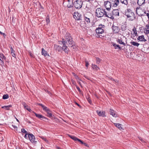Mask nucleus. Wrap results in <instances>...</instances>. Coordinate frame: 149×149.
<instances>
[{
  "mask_svg": "<svg viewBox=\"0 0 149 149\" xmlns=\"http://www.w3.org/2000/svg\"><path fill=\"white\" fill-rule=\"evenodd\" d=\"M63 44L62 49L65 53H68V49L66 45L67 44L68 46H71V47H74V42L72 38L69 33H66L65 37V39H63L62 41Z\"/></svg>",
  "mask_w": 149,
  "mask_h": 149,
  "instance_id": "1",
  "label": "nucleus"
},
{
  "mask_svg": "<svg viewBox=\"0 0 149 149\" xmlns=\"http://www.w3.org/2000/svg\"><path fill=\"white\" fill-rule=\"evenodd\" d=\"M125 14L129 19V20L132 21L135 19V14L129 9H127L125 11Z\"/></svg>",
  "mask_w": 149,
  "mask_h": 149,
  "instance_id": "2",
  "label": "nucleus"
},
{
  "mask_svg": "<svg viewBox=\"0 0 149 149\" xmlns=\"http://www.w3.org/2000/svg\"><path fill=\"white\" fill-rule=\"evenodd\" d=\"M106 12L100 8H97L96 10V16L98 17H101L105 15Z\"/></svg>",
  "mask_w": 149,
  "mask_h": 149,
  "instance_id": "3",
  "label": "nucleus"
},
{
  "mask_svg": "<svg viewBox=\"0 0 149 149\" xmlns=\"http://www.w3.org/2000/svg\"><path fill=\"white\" fill-rule=\"evenodd\" d=\"M82 3L80 0H77L74 1L73 5L75 8L79 9L82 6Z\"/></svg>",
  "mask_w": 149,
  "mask_h": 149,
  "instance_id": "4",
  "label": "nucleus"
},
{
  "mask_svg": "<svg viewBox=\"0 0 149 149\" xmlns=\"http://www.w3.org/2000/svg\"><path fill=\"white\" fill-rule=\"evenodd\" d=\"M136 13L139 16H144V14H146L145 12L143 11L140 7H137L136 8Z\"/></svg>",
  "mask_w": 149,
  "mask_h": 149,
  "instance_id": "5",
  "label": "nucleus"
},
{
  "mask_svg": "<svg viewBox=\"0 0 149 149\" xmlns=\"http://www.w3.org/2000/svg\"><path fill=\"white\" fill-rule=\"evenodd\" d=\"M104 6L106 9L109 10L111 7V4L110 2L108 1H107L104 2Z\"/></svg>",
  "mask_w": 149,
  "mask_h": 149,
  "instance_id": "6",
  "label": "nucleus"
},
{
  "mask_svg": "<svg viewBox=\"0 0 149 149\" xmlns=\"http://www.w3.org/2000/svg\"><path fill=\"white\" fill-rule=\"evenodd\" d=\"M28 137L30 141L32 143H35L37 142V141H36L34 136L32 134H29L28 135Z\"/></svg>",
  "mask_w": 149,
  "mask_h": 149,
  "instance_id": "7",
  "label": "nucleus"
},
{
  "mask_svg": "<svg viewBox=\"0 0 149 149\" xmlns=\"http://www.w3.org/2000/svg\"><path fill=\"white\" fill-rule=\"evenodd\" d=\"M74 18L77 20H80L81 19V15L78 12H75L74 13L73 15Z\"/></svg>",
  "mask_w": 149,
  "mask_h": 149,
  "instance_id": "8",
  "label": "nucleus"
},
{
  "mask_svg": "<svg viewBox=\"0 0 149 149\" xmlns=\"http://www.w3.org/2000/svg\"><path fill=\"white\" fill-rule=\"evenodd\" d=\"M112 29L113 33H117L119 31V29L118 26L113 25L112 26Z\"/></svg>",
  "mask_w": 149,
  "mask_h": 149,
  "instance_id": "9",
  "label": "nucleus"
},
{
  "mask_svg": "<svg viewBox=\"0 0 149 149\" xmlns=\"http://www.w3.org/2000/svg\"><path fill=\"white\" fill-rule=\"evenodd\" d=\"M96 31L97 33L102 34L104 32V30L102 28L99 27L96 29Z\"/></svg>",
  "mask_w": 149,
  "mask_h": 149,
  "instance_id": "10",
  "label": "nucleus"
},
{
  "mask_svg": "<svg viewBox=\"0 0 149 149\" xmlns=\"http://www.w3.org/2000/svg\"><path fill=\"white\" fill-rule=\"evenodd\" d=\"M112 15L113 16H119V12L118 9H114L112 11Z\"/></svg>",
  "mask_w": 149,
  "mask_h": 149,
  "instance_id": "11",
  "label": "nucleus"
},
{
  "mask_svg": "<svg viewBox=\"0 0 149 149\" xmlns=\"http://www.w3.org/2000/svg\"><path fill=\"white\" fill-rule=\"evenodd\" d=\"M137 39L140 41L146 42V40L145 39L144 36L143 35L139 36L137 38Z\"/></svg>",
  "mask_w": 149,
  "mask_h": 149,
  "instance_id": "12",
  "label": "nucleus"
},
{
  "mask_svg": "<svg viewBox=\"0 0 149 149\" xmlns=\"http://www.w3.org/2000/svg\"><path fill=\"white\" fill-rule=\"evenodd\" d=\"M109 112L110 114L112 115L113 117H116L117 116V114L113 110L110 109Z\"/></svg>",
  "mask_w": 149,
  "mask_h": 149,
  "instance_id": "13",
  "label": "nucleus"
},
{
  "mask_svg": "<svg viewBox=\"0 0 149 149\" xmlns=\"http://www.w3.org/2000/svg\"><path fill=\"white\" fill-rule=\"evenodd\" d=\"M96 112L97 114L99 116H101L104 117L105 116V113L104 112L102 111H99L98 110H97Z\"/></svg>",
  "mask_w": 149,
  "mask_h": 149,
  "instance_id": "14",
  "label": "nucleus"
},
{
  "mask_svg": "<svg viewBox=\"0 0 149 149\" xmlns=\"http://www.w3.org/2000/svg\"><path fill=\"white\" fill-rule=\"evenodd\" d=\"M42 54L44 55L45 57L47 56H49L48 54H47V52L44 49L42 48Z\"/></svg>",
  "mask_w": 149,
  "mask_h": 149,
  "instance_id": "15",
  "label": "nucleus"
},
{
  "mask_svg": "<svg viewBox=\"0 0 149 149\" xmlns=\"http://www.w3.org/2000/svg\"><path fill=\"white\" fill-rule=\"evenodd\" d=\"M133 33H132V34L134 37L136 36L137 35V33L136 31V29L135 27H134L132 29Z\"/></svg>",
  "mask_w": 149,
  "mask_h": 149,
  "instance_id": "16",
  "label": "nucleus"
},
{
  "mask_svg": "<svg viewBox=\"0 0 149 149\" xmlns=\"http://www.w3.org/2000/svg\"><path fill=\"white\" fill-rule=\"evenodd\" d=\"M22 104L23 105L24 107L27 110H28L29 112H31L32 111L31 109L28 107V106L26 104L24 103H22Z\"/></svg>",
  "mask_w": 149,
  "mask_h": 149,
  "instance_id": "17",
  "label": "nucleus"
},
{
  "mask_svg": "<svg viewBox=\"0 0 149 149\" xmlns=\"http://www.w3.org/2000/svg\"><path fill=\"white\" fill-rule=\"evenodd\" d=\"M54 47L55 49L58 50L59 52L62 49H63L62 47V48L61 47H60L57 45H55Z\"/></svg>",
  "mask_w": 149,
  "mask_h": 149,
  "instance_id": "18",
  "label": "nucleus"
},
{
  "mask_svg": "<svg viewBox=\"0 0 149 149\" xmlns=\"http://www.w3.org/2000/svg\"><path fill=\"white\" fill-rule=\"evenodd\" d=\"M130 43L132 45L134 46H137V47H138V46L139 45V43H138L136 42H134L132 41Z\"/></svg>",
  "mask_w": 149,
  "mask_h": 149,
  "instance_id": "19",
  "label": "nucleus"
},
{
  "mask_svg": "<svg viewBox=\"0 0 149 149\" xmlns=\"http://www.w3.org/2000/svg\"><path fill=\"white\" fill-rule=\"evenodd\" d=\"M112 46L114 47L115 49H117L118 48L119 49H121V47H120L118 45H116L113 42H112Z\"/></svg>",
  "mask_w": 149,
  "mask_h": 149,
  "instance_id": "20",
  "label": "nucleus"
},
{
  "mask_svg": "<svg viewBox=\"0 0 149 149\" xmlns=\"http://www.w3.org/2000/svg\"><path fill=\"white\" fill-rule=\"evenodd\" d=\"M145 0H138L137 3L139 6L142 5L144 3Z\"/></svg>",
  "mask_w": 149,
  "mask_h": 149,
  "instance_id": "21",
  "label": "nucleus"
},
{
  "mask_svg": "<svg viewBox=\"0 0 149 149\" xmlns=\"http://www.w3.org/2000/svg\"><path fill=\"white\" fill-rule=\"evenodd\" d=\"M92 68L93 69L97 71L99 69V68L96 65L92 64Z\"/></svg>",
  "mask_w": 149,
  "mask_h": 149,
  "instance_id": "22",
  "label": "nucleus"
},
{
  "mask_svg": "<svg viewBox=\"0 0 149 149\" xmlns=\"http://www.w3.org/2000/svg\"><path fill=\"white\" fill-rule=\"evenodd\" d=\"M114 124L116 125V127L118 128L120 130H121L122 129V128L121 126L122 125L121 124L117 123H114Z\"/></svg>",
  "mask_w": 149,
  "mask_h": 149,
  "instance_id": "23",
  "label": "nucleus"
},
{
  "mask_svg": "<svg viewBox=\"0 0 149 149\" xmlns=\"http://www.w3.org/2000/svg\"><path fill=\"white\" fill-rule=\"evenodd\" d=\"M6 58V57L4 56L3 54H0V60L3 62L2 61L3 59L5 60Z\"/></svg>",
  "mask_w": 149,
  "mask_h": 149,
  "instance_id": "24",
  "label": "nucleus"
},
{
  "mask_svg": "<svg viewBox=\"0 0 149 149\" xmlns=\"http://www.w3.org/2000/svg\"><path fill=\"white\" fill-rule=\"evenodd\" d=\"M12 106L11 105H9L8 106H4L2 107V108L6 110H9V108L11 107Z\"/></svg>",
  "mask_w": 149,
  "mask_h": 149,
  "instance_id": "25",
  "label": "nucleus"
},
{
  "mask_svg": "<svg viewBox=\"0 0 149 149\" xmlns=\"http://www.w3.org/2000/svg\"><path fill=\"white\" fill-rule=\"evenodd\" d=\"M105 15V16L106 17H107L111 19L113 18V15H112L111 14H107L106 12Z\"/></svg>",
  "mask_w": 149,
  "mask_h": 149,
  "instance_id": "26",
  "label": "nucleus"
},
{
  "mask_svg": "<svg viewBox=\"0 0 149 149\" xmlns=\"http://www.w3.org/2000/svg\"><path fill=\"white\" fill-rule=\"evenodd\" d=\"M47 113V116L49 117H51L52 116V114L51 113L50 111L49 110L46 112Z\"/></svg>",
  "mask_w": 149,
  "mask_h": 149,
  "instance_id": "27",
  "label": "nucleus"
},
{
  "mask_svg": "<svg viewBox=\"0 0 149 149\" xmlns=\"http://www.w3.org/2000/svg\"><path fill=\"white\" fill-rule=\"evenodd\" d=\"M35 115H36V116L40 118H45V117L42 116L41 115L39 114H38L36 113H34Z\"/></svg>",
  "mask_w": 149,
  "mask_h": 149,
  "instance_id": "28",
  "label": "nucleus"
},
{
  "mask_svg": "<svg viewBox=\"0 0 149 149\" xmlns=\"http://www.w3.org/2000/svg\"><path fill=\"white\" fill-rule=\"evenodd\" d=\"M10 51L11 52V54L14 57H15V55L14 53V51L12 47L10 49Z\"/></svg>",
  "mask_w": 149,
  "mask_h": 149,
  "instance_id": "29",
  "label": "nucleus"
},
{
  "mask_svg": "<svg viewBox=\"0 0 149 149\" xmlns=\"http://www.w3.org/2000/svg\"><path fill=\"white\" fill-rule=\"evenodd\" d=\"M117 41L118 42L119 44L122 45H125V44L123 42H122V40L120 39H118L117 40Z\"/></svg>",
  "mask_w": 149,
  "mask_h": 149,
  "instance_id": "30",
  "label": "nucleus"
},
{
  "mask_svg": "<svg viewBox=\"0 0 149 149\" xmlns=\"http://www.w3.org/2000/svg\"><path fill=\"white\" fill-rule=\"evenodd\" d=\"M119 0H116L115 1L113 5L114 7L116 6L119 4Z\"/></svg>",
  "mask_w": 149,
  "mask_h": 149,
  "instance_id": "31",
  "label": "nucleus"
},
{
  "mask_svg": "<svg viewBox=\"0 0 149 149\" xmlns=\"http://www.w3.org/2000/svg\"><path fill=\"white\" fill-rule=\"evenodd\" d=\"M69 136L72 139H73V140L74 141H77L78 139L76 137L73 136H71L70 135Z\"/></svg>",
  "mask_w": 149,
  "mask_h": 149,
  "instance_id": "32",
  "label": "nucleus"
},
{
  "mask_svg": "<svg viewBox=\"0 0 149 149\" xmlns=\"http://www.w3.org/2000/svg\"><path fill=\"white\" fill-rule=\"evenodd\" d=\"M101 60L100 58H96V63L97 64H99L101 62Z\"/></svg>",
  "mask_w": 149,
  "mask_h": 149,
  "instance_id": "33",
  "label": "nucleus"
},
{
  "mask_svg": "<svg viewBox=\"0 0 149 149\" xmlns=\"http://www.w3.org/2000/svg\"><path fill=\"white\" fill-rule=\"evenodd\" d=\"M120 2L123 3H124L125 5L127 4L128 2L127 0H120Z\"/></svg>",
  "mask_w": 149,
  "mask_h": 149,
  "instance_id": "34",
  "label": "nucleus"
},
{
  "mask_svg": "<svg viewBox=\"0 0 149 149\" xmlns=\"http://www.w3.org/2000/svg\"><path fill=\"white\" fill-rule=\"evenodd\" d=\"M84 19L86 22L88 23H89L90 22V19L88 17H84Z\"/></svg>",
  "mask_w": 149,
  "mask_h": 149,
  "instance_id": "35",
  "label": "nucleus"
},
{
  "mask_svg": "<svg viewBox=\"0 0 149 149\" xmlns=\"http://www.w3.org/2000/svg\"><path fill=\"white\" fill-rule=\"evenodd\" d=\"M42 108L43 110H45L46 112L48 110H49V109L46 107L44 106L42 107Z\"/></svg>",
  "mask_w": 149,
  "mask_h": 149,
  "instance_id": "36",
  "label": "nucleus"
},
{
  "mask_svg": "<svg viewBox=\"0 0 149 149\" xmlns=\"http://www.w3.org/2000/svg\"><path fill=\"white\" fill-rule=\"evenodd\" d=\"M8 98V95H4L3 96V99H6Z\"/></svg>",
  "mask_w": 149,
  "mask_h": 149,
  "instance_id": "37",
  "label": "nucleus"
},
{
  "mask_svg": "<svg viewBox=\"0 0 149 149\" xmlns=\"http://www.w3.org/2000/svg\"><path fill=\"white\" fill-rule=\"evenodd\" d=\"M46 22L47 24L49 23V22H50V20L49 19V17L48 16H47L46 17Z\"/></svg>",
  "mask_w": 149,
  "mask_h": 149,
  "instance_id": "38",
  "label": "nucleus"
},
{
  "mask_svg": "<svg viewBox=\"0 0 149 149\" xmlns=\"http://www.w3.org/2000/svg\"><path fill=\"white\" fill-rule=\"evenodd\" d=\"M73 5L72 2H71V3H68L67 5V6L68 8H70L72 6V5Z\"/></svg>",
  "mask_w": 149,
  "mask_h": 149,
  "instance_id": "39",
  "label": "nucleus"
},
{
  "mask_svg": "<svg viewBox=\"0 0 149 149\" xmlns=\"http://www.w3.org/2000/svg\"><path fill=\"white\" fill-rule=\"evenodd\" d=\"M145 29L149 30V24H147L146 25Z\"/></svg>",
  "mask_w": 149,
  "mask_h": 149,
  "instance_id": "40",
  "label": "nucleus"
},
{
  "mask_svg": "<svg viewBox=\"0 0 149 149\" xmlns=\"http://www.w3.org/2000/svg\"><path fill=\"white\" fill-rule=\"evenodd\" d=\"M144 33L146 34H149V30L144 29Z\"/></svg>",
  "mask_w": 149,
  "mask_h": 149,
  "instance_id": "41",
  "label": "nucleus"
},
{
  "mask_svg": "<svg viewBox=\"0 0 149 149\" xmlns=\"http://www.w3.org/2000/svg\"><path fill=\"white\" fill-rule=\"evenodd\" d=\"M21 132L23 133H26L27 132L24 129H21Z\"/></svg>",
  "mask_w": 149,
  "mask_h": 149,
  "instance_id": "42",
  "label": "nucleus"
},
{
  "mask_svg": "<svg viewBox=\"0 0 149 149\" xmlns=\"http://www.w3.org/2000/svg\"><path fill=\"white\" fill-rule=\"evenodd\" d=\"M85 63L86 66L87 68L89 65V63L87 61H85Z\"/></svg>",
  "mask_w": 149,
  "mask_h": 149,
  "instance_id": "43",
  "label": "nucleus"
},
{
  "mask_svg": "<svg viewBox=\"0 0 149 149\" xmlns=\"http://www.w3.org/2000/svg\"><path fill=\"white\" fill-rule=\"evenodd\" d=\"M42 138L44 140H45L46 142H48V141L45 138L43 137H42Z\"/></svg>",
  "mask_w": 149,
  "mask_h": 149,
  "instance_id": "44",
  "label": "nucleus"
},
{
  "mask_svg": "<svg viewBox=\"0 0 149 149\" xmlns=\"http://www.w3.org/2000/svg\"><path fill=\"white\" fill-rule=\"evenodd\" d=\"M77 141L80 142L82 144H84V143H83L82 141H81V140H80V139H78Z\"/></svg>",
  "mask_w": 149,
  "mask_h": 149,
  "instance_id": "45",
  "label": "nucleus"
},
{
  "mask_svg": "<svg viewBox=\"0 0 149 149\" xmlns=\"http://www.w3.org/2000/svg\"><path fill=\"white\" fill-rule=\"evenodd\" d=\"M12 126L13 127V128L14 129H16L17 130V127L16 126L12 125Z\"/></svg>",
  "mask_w": 149,
  "mask_h": 149,
  "instance_id": "46",
  "label": "nucleus"
},
{
  "mask_svg": "<svg viewBox=\"0 0 149 149\" xmlns=\"http://www.w3.org/2000/svg\"><path fill=\"white\" fill-rule=\"evenodd\" d=\"M74 76H75V78L77 79H79V77H78L75 74H74Z\"/></svg>",
  "mask_w": 149,
  "mask_h": 149,
  "instance_id": "47",
  "label": "nucleus"
},
{
  "mask_svg": "<svg viewBox=\"0 0 149 149\" xmlns=\"http://www.w3.org/2000/svg\"><path fill=\"white\" fill-rule=\"evenodd\" d=\"M84 145L85 146H86L87 147H89L88 145L87 144H86V143H84Z\"/></svg>",
  "mask_w": 149,
  "mask_h": 149,
  "instance_id": "48",
  "label": "nucleus"
},
{
  "mask_svg": "<svg viewBox=\"0 0 149 149\" xmlns=\"http://www.w3.org/2000/svg\"><path fill=\"white\" fill-rule=\"evenodd\" d=\"M76 87L78 91H80V88L78 86H77Z\"/></svg>",
  "mask_w": 149,
  "mask_h": 149,
  "instance_id": "49",
  "label": "nucleus"
},
{
  "mask_svg": "<svg viewBox=\"0 0 149 149\" xmlns=\"http://www.w3.org/2000/svg\"><path fill=\"white\" fill-rule=\"evenodd\" d=\"M38 104L39 105L41 106L42 107H43V106H44L43 105H42V104H40V103Z\"/></svg>",
  "mask_w": 149,
  "mask_h": 149,
  "instance_id": "50",
  "label": "nucleus"
},
{
  "mask_svg": "<svg viewBox=\"0 0 149 149\" xmlns=\"http://www.w3.org/2000/svg\"><path fill=\"white\" fill-rule=\"evenodd\" d=\"M71 81H72V83L73 84H75V81H74L73 80H72Z\"/></svg>",
  "mask_w": 149,
  "mask_h": 149,
  "instance_id": "51",
  "label": "nucleus"
},
{
  "mask_svg": "<svg viewBox=\"0 0 149 149\" xmlns=\"http://www.w3.org/2000/svg\"><path fill=\"white\" fill-rule=\"evenodd\" d=\"M27 134H26L25 135L24 137L26 139H27Z\"/></svg>",
  "mask_w": 149,
  "mask_h": 149,
  "instance_id": "52",
  "label": "nucleus"
},
{
  "mask_svg": "<svg viewBox=\"0 0 149 149\" xmlns=\"http://www.w3.org/2000/svg\"><path fill=\"white\" fill-rule=\"evenodd\" d=\"M146 15L148 17H149V13H146Z\"/></svg>",
  "mask_w": 149,
  "mask_h": 149,
  "instance_id": "53",
  "label": "nucleus"
},
{
  "mask_svg": "<svg viewBox=\"0 0 149 149\" xmlns=\"http://www.w3.org/2000/svg\"><path fill=\"white\" fill-rule=\"evenodd\" d=\"M2 35H3L4 36H6V34L5 33H3Z\"/></svg>",
  "mask_w": 149,
  "mask_h": 149,
  "instance_id": "54",
  "label": "nucleus"
},
{
  "mask_svg": "<svg viewBox=\"0 0 149 149\" xmlns=\"http://www.w3.org/2000/svg\"><path fill=\"white\" fill-rule=\"evenodd\" d=\"M139 139L141 141H142V139L141 137H139Z\"/></svg>",
  "mask_w": 149,
  "mask_h": 149,
  "instance_id": "55",
  "label": "nucleus"
},
{
  "mask_svg": "<svg viewBox=\"0 0 149 149\" xmlns=\"http://www.w3.org/2000/svg\"><path fill=\"white\" fill-rule=\"evenodd\" d=\"M141 141L142 142H145L144 141L143 139H142V141Z\"/></svg>",
  "mask_w": 149,
  "mask_h": 149,
  "instance_id": "56",
  "label": "nucleus"
},
{
  "mask_svg": "<svg viewBox=\"0 0 149 149\" xmlns=\"http://www.w3.org/2000/svg\"><path fill=\"white\" fill-rule=\"evenodd\" d=\"M3 33L1 32V31H0V33L1 34V35H2V34H3Z\"/></svg>",
  "mask_w": 149,
  "mask_h": 149,
  "instance_id": "57",
  "label": "nucleus"
},
{
  "mask_svg": "<svg viewBox=\"0 0 149 149\" xmlns=\"http://www.w3.org/2000/svg\"><path fill=\"white\" fill-rule=\"evenodd\" d=\"M112 80H113V81H115L116 82V81H115V80L114 79H112Z\"/></svg>",
  "mask_w": 149,
  "mask_h": 149,
  "instance_id": "58",
  "label": "nucleus"
},
{
  "mask_svg": "<svg viewBox=\"0 0 149 149\" xmlns=\"http://www.w3.org/2000/svg\"><path fill=\"white\" fill-rule=\"evenodd\" d=\"M77 104L78 106H79V107H80V106L79 105V104H78L77 103Z\"/></svg>",
  "mask_w": 149,
  "mask_h": 149,
  "instance_id": "59",
  "label": "nucleus"
},
{
  "mask_svg": "<svg viewBox=\"0 0 149 149\" xmlns=\"http://www.w3.org/2000/svg\"><path fill=\"white\" fill-rule=\"evenodd\" d=\"M58 149H61V148H60V147H58Z\"/></svg>",
  "mask_w": 149,
  "mask_h": 149,
  "instance_id": "60",
  "label": "nucleus"
},
{
  "mask_svg": "<svg viewBox=\"0 0 149 149\" xmlns=\"http://www.w3.org/2000/svg\"><path fill=\"white\" fill-rule=\"evenodd\" d=\"M47 92L49 93V91H47Z\"/></svg>",
  "mask_w": 149,
  "mask_h": 149,
  "instance_id": "61",
  "label": "nucleus"
},
{
  "mask_svg": "<svg viewBox=\"0 0 149 149\" xmlns=\"http://www.w3.org/2000/svg\"><path fill=\"white\" fill-rule=\"evenodd\" d=\"M16 149H22L19 148H16Z\"/></svg>",
  "mask_w": 149,
  "mask_h": 149,
  "instance_id": "62",
  "label": "nucleus"
},
{
  "mask_svg": "<svg viewBox=\"0 0 149 149\" xmlns=\"http://www.w3.org/2000/svg\"><path fill=\"white\" fill-rule=\"evenodd\" d=\"M79 84L80 85H81V84H80V82H79Z\"/></svg>",
  "mask_w": 149,
  "mask_h": 149,
  "instance_id": "63",
  "label": "nucleus"
},
{
  "mask_svg": "<svg viewBox=\"0 0 149 149\" xmlns=\"http://www.w3.org/2000/svg\"><path fill=\"white\" fill-rule=\"evenodd\" d=\"M17 121H19V120L18 119H17Z\"/></svg>",
  "mask_w": 149,
  "mask_h": 149,
  "instance_id": "64",
  "label": "nucleus"
}]
</instances>
